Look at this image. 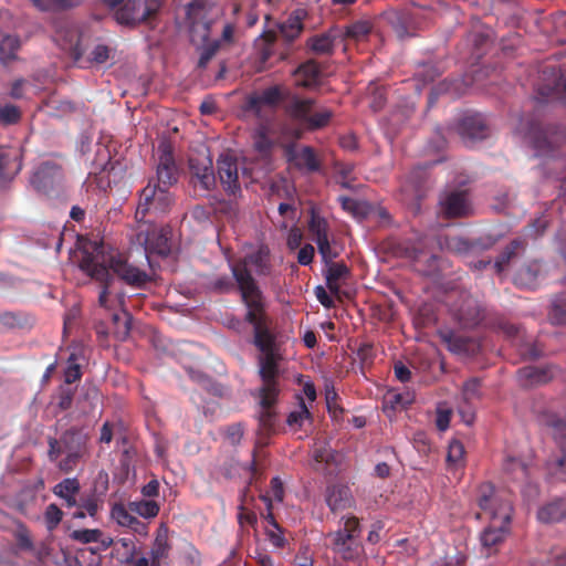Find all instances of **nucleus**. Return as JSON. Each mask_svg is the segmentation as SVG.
I'll use <instances>...</instances> for the list:
<instances>
[{
  "mask_svg": "<svg viewBox=\"0 0 566 566\" xmlns=\"http://www.w3.org/2000/svg\"><path fill=\"white\" fill-rule=\"evenodd\" d=\"M244 321L253 328V345L260 352L258 363L262 386L259 391L263 405L269 406L274 395L280 394L277 377L281 355L276 337L271 328L272 321L266 312L245 313Z\"/></svg>",
  "mask_w": 566,
  "mask_h": 566,
  "instance_id": "1",
  "label": "nucleus"
},
{
  "mask_svg": "<svg viewBox=\"0 0 566 566\" xmlns=\"http://www.w3.org/2000/svg\"><path fill=\"white\" fill-rule=\"evenodd\" d=\"M80 269L97 282L113 281L112 271L134 289H143L151 280L145 270L130 263L123 253L103 244L94 245L92 251H83Z\"/></svg>",
  "mask_w": 566,
  "mask_h": 566,
  "instance_id": "2",
  "label": "nucleus"
},
{
  "mask_svg": "<svg viewBox=\"0 0 566 566\" xmlns=\"http://www.w3.org/2000/svg\"><path fill=\"white\" fill-rule=\"evenodd\" d=\"M478 504L490 524L480 535V541L488 555L496 552L509 532L513 506L509 495L495 492L491 483L479 488Z\"/></svg>",
  "mask_w": 566,
  "mask_h": 566,
  "instance_id": "3",
  "label": "nucleus"
},
{
  "mask_svg": "<svg viewBox=\"0 0 566 566\" xmlns=\"http://www.w3.org/2000/svg\"><path fill=\"white\" fill-rule=\"evenodd\" d=\"M249 266H253L258 275H269L272 270L270 250L261 245L252 253L231 264V273L237 282L247 313L266 312L265 298Z\"/></svg>",
  "mask_w": 566,
  "mask_h": 566,
  "instance_id": "4",
  "label": "nucleus"
},
{
  "mask_svg": "<svg viewBox=\"0 0 566 566\" xmlns=\"http://www.w3.org/2000/svg\"><path fill=\"white\" fill-rule=\"evenodd\" d=\"M48 458L55 467L69 474L90 455L88 436L77 428L64 431L60 438H48Z\"/></svg>",
  "mask_w": 566,
  "mask_h": 566,
  "instance_id": "5",
  "label": "nucleus"
},
{
  "mask_svg": "<svg viewBox=\"0 0 566 566\" xmlns=\"http://www.w3.org/2000/svg\"><path fill=\"white\" fill-rule=\"evenodd\" d=\"M342 521L343 525L338 530L326 535L328 547L343 560H358L364 554L359 518L350 515L342 517Z\"/></svg>",
  "mask_w": 566,
  "mask_h": 566,
  "instance_id": "6",
  "label": "nucleus"
},
{
  "mask_svg": "<svg viewBox=\"0 0 566 566\" xmlns=\"http://www.w3.org/2000/svg\"><path fill=\"white\" fill-rule=\"evenodd\" d=\"M102 6L114 10V19L120 25L137 27L149 23L158 13L161 0H98Z\"/></svg>",
  "mask_w": 566,
  "mask_h": 566,
  "instance_id": "7",
  "label": "nucleus"
},
{
  "mask_svg": "<svg viewBox=\"0 0 566 566\" xmlns=\"http://www.w3.org/2000/svg\"><path fill=\"white\" fill-rule=\"evenodd\" d=\"M314 98H303L292 95L284 106L286 115L308 132H315L327 127L334 117L333 111L321 108L315 111Z\"/></svg>",
  "mask_w": 566,
  "mask_h": 566,
  "instance_id": "8",
  "label": "nucleus"
},
{
  "mask_svg": "<svg viewBox=\"0 0 566 566\" xmlns=\"http://www.w3.org/2000/svg\"><path fill=\"white\" fill-rule=\"evenodd\" d=\"M172 202L174 198L169 188H164L160 184H155V180L150 179L140 192L137 213L145 216L151 210L165 212L171 207Z\"/></svg>",
  "mask_w": 566,
  "mask_h": 566,
  "instance_id": "9",
  "label": "nucleus"
},
{
  "mask_svg": "<svg viewBox=\"0 0 566 566\" xmlns=\"http://www.w3.org/2000/svg\"><path fill=\"white\" fill-rule=\"evenodd\" d=\"M427 171L423 167L412 169L400 187L401 201L418 210L426 193Z\"/></svg>",
  "mask_w": 566,
  "mask_h": 566,
  "instance_id": "10",
  "label": "nucleus"
},
{
  "mask_svg": "<svg viewBox=\"0 0 566 566\" xmlns=\"http://www.w3.org/2000/svg\"><path fill=\"white\" fill-rule=\"evenodd\" d=\"M158 165L155 184L164 188H170L178 181V168L174 158L172 146L169 142L163 140L158 146Z\"/></svg>",
  "mask_w": 566,
  "mask_h": 566,
  "instance_id": "11",
  "label": "nucleus"
},
{
  "mask_svg": "<svg viewBox=\"0 0 566 566\" xmlns=\"http://www.w3.org/2000/svg\"><path fill=\"white\" fill-rule=\"evenodd\" d=\"M538 93L552 101L566 103V71L547 66L543 71V82L538 87Z\"/></svg>",
  "mask_w": 566,
  "mask_h": 566,
  "instance_id": "12",
  "label": "nucleus"
},
{
  "mask_svg": "<svg viewBox=\"0 0 566 566\" xmlns=\"http://www.w3.org/2000/svg\"><path fill=\"white\" fill-rule=\"evenodd\" d=\"M188 163L192 185L203 191L212 190L216 176L211 158L208 155L190 156Z\"/></svg>",
  "mask_w": 566,
  "mask_h": 566,
  "instance_id": "13",
  "label": "nucleus"
},
{
  "mask_svg": "<svg viewBox=\"0 0 566 566\" xmlns=\"http://www.w3.org/2000/svg\"><path fill=\"white\" fill-rule=\"evenodd\" d=\"M541 423L553 430V437L559 443L562 451V457L555 461V467L566 473V412L562 415L547 410L542 413Z\"/></svg>",
  "mask_w": 566,
  "mask_h": 566,
  "instance_id": "14",
  "label": "nucleus"
},
{
  "mask_svg": "<svg viewBox=\"0 0 566 566\" xmlns=\"http://www.w3.org/2000/svg\"><path fill=\"white\" fill-rule=\"evenodd\" d=\"M217 170L223 190L230 196L241 192L237 158L230 154H221L217 160Z\"/></svg>",
  "mask_w": 566,
  "mask_h": 566,
  "instance_id": "15",
  "label": "nucleus"
},
{
  "mask_svg": "<svg viewBox=\"0 0 566 566\" xmlns=\"http://www.w3.org/2000/svg\"><path fill=\"white\" fill-rule=\"evenodd\" d=\"M284 156L286 160L300 170L306 172H317L321 170V161L313 147L302 146L297 148L294 144L284 147Z\"/></svg>",
  "mask_w": 566,
  "mask_h": 566,
  "instance_id": "16",
  "label": "nucleus"
},
{
  "mask_svg": "<svg viewBox=\"0 0 566 566\" xmlns=\"http://www.w3.org/2000/svg\"><path fill=\"white\" fill-rule=\"evenodd\" d=\"M62 179V167L54 161L41 163L30 178L32 187L43 193H48Z\"/></svg>",
  "mask_w": 566,
  "mask_h": 566,
  "instance_id": "17",
  "label": "nucleus"
},
{
  "mask_svg": "<svg viewBox=\"0 0 566 566\" xmlns=\"http://www.w3.org/2000/svg\"><path fill=\"white\" fill-rule=\"evenodd\" d=\"M457 129L465 143L482 140L490 135L489 124L482 114H469L463 116Z\"/></svg>",
  "mask_w": 566,
  "mask_h": 566,
  "instance_id": "18",
  "label": "nucleus"
},
{
  "mask_svg": "<svg viewBox=\"0 0 566 566\" xmlns=\"http://www.w3.org/2000/svg\"><path fill=\"white\" fill-rule=\"evenodd\" d=\"M501 328L504 334L512 339L522 357L526 359H537L543 355L542 348L531 339H526L524 332H522L517 325L505 323Z\"/></svg>",
  "mask_w": 566,
  "mask_h": 566,
  "instance_id": "19",
  "label": "nucleus"
},
{
  "mask_svg": "<svg viewBox=\"0 0 566 566\" xmlns=\"http://www.w3.org/2000/svg\"><path fill=\"white\" fill-rule=\"evenodd\" d=\"M439 337L453 354L472 356L479 350V344L474 338L461 335L454 331H440Z\"/></svg>",
  "mask_w": 566,
  "mask_h": 566,
  "instance_id": "20",
  "label": "nucleus"
},
{
  "mask_svg": "<svg viewBox=\"0 0 566 566\" xmlns=\"http://www.w3.org/2000/svg\"><path fill=\"white\" fill-rule=\"evenodd\" d=\"M21 169L20 151L11 147H0V185L11 182Z\"/></svg>",
  "mask_w": 566,
  "mask_h": 566,
  "instance_id": "21",
  "label": "nucleus"
},
{
  "mask_svg": "<svg viewBox=\"0 0 566 566\" xmlns=\"http://www.w3.org/2000/svg\"><path fill=\"white\" fill-rule=\"evenodd\" d=\"M455 317L465 328L478 326L484 318V311L478 300L467 296L455 311Z\"/></svg>",
  "mask_w": 566,
  "mask_h": 566,
  "instance_id": "22",
  "label": "nucleus"
},
{
  "mask_svg": "<svg viewBox=\"0 0 566 566\" xmlns=\"http://www.w3.org/2000/svg\"><path fill=\"white\" fill-rule=\"evenodd\" d=\"M440 203L443 214L448 218L467 217L470 213V203L465 191H452Z\"/></svg>",
  "mask_w": 566,
  "mask_h": 566,
  "instance_id": "23",
  "label": "nucleus"
},
{
  "mask_svg": "<svg viewBox=\"0 0 566 566\" xmlns=\"http://www.w3.org/2000/svg\"><path fill=\"white\" fill-rule=\"evenodd\" d=\"M321 74V66L313 59L303 62L293 71L295 85L305 88L317 86L319 84Z\"/></svg>",
  "mask_w": 566,
  "mask_h": 566,
  "instance_id": "24",
  "label": "nucleus"
},
{
  "mask_svg": "<svg viewBox=\"0 0 566 566\" xmlns=\"http://www.w3.org/2000/svg\"><path fill=\"white\" fill-rule=\"evenodd\" d=\"M325 502L333 513L350 509L355 501L348 486L331 485L326 490Z\"/></svg>",
  "mask_w": 566,
  "mask_h": 566,
  "instance_id": "25",
  "label": "nucleus"
},
{
  "mask_svg": "<svg viewBox=\"0 0 566 566\" xmlns=\"http://www.w3.org/2000/svg\"><path fill=\"white\" fill-rule=\"evenodd\" d=\"M213 3L209 0H192L187 7V18L191 23L192 29L202 25L206 31L205 36L208 35L210 29V20L208 13L212 10Z\"/></svg>",
  "mask_w": 566,
  "mask_h": 566,
  "instance_id": "26",
  "label": "nucleus"
},
{
  "mask_svg": "<svg viewBox=\"0 0 566 566\" xmlns=\"http://www.w3.org/2000/svg\"><path fill=\"white\" fill-rule=\"evenodd\" d=\"M170 551L171 545L168 539V527L165 524H160L149 551L153 566H163V563L168 559Z\"/></svg>",
  "mask_w": 566,
  "mask_h": 566,
  "instance_id": "27",
  "label": "nucleus"
},
{
  "mask_svg": "<svg viewBox=\"0 0 566 566\" xmlns=\"http://www.w3.org/2000/svg\"><path fill=\"white\" fill-rule=\"evenodd\" d=\"M326 286L332 294L338 296L340 293V283L342 281H346L349 277L350 271L348 266L343 262H331L326 264Z\"/></svg>",
  "mask_w": 566,
  "mask_h": 566,
  "instance_id": "28",
  "label": "nucleus"
},
{
  "mask_svg": "<svg viewBox=\"0 0 566 566\" xmlns=\"http://www.w3.org/2000/svg\"><path fill=\"white\" fill-rule=\"evenodd\" d=\"M81 490L80 481L76 478H66L53 486V494L64 500L66 507H75L77 505V499Z\"/></svg>",
  "mask_w": 566,
  "mask_h": 566,
  "instance_id": "29",
  "label": "nucleus"
},
{
  "mask_svg": "<svg viewBox=\"0 0 566 566\" xmlns=\"http://www.w3.org/2000/svg\"><path fill=\"white\" fill-rule=\"evenodd\" d=\"M537 518L546 524L559 523L566 520V499L558 497L539 507Z\"/></svg>",
  "mask_w": 566,
  "mask_h": 566,
  "instance_id": "30",
  "label": "nucleus"
},
{
  "mask_svg": "<svg viewBox=\"0 0 566 566\" xmlns=\"http://www.w3.org/2000/svg\"><path fill=\"white\" fill-rule=\"evenodd\" d=\"M518 133L523 134L527 137L533 147L538 151V154H549L553 151V146L548 137H546L545 133L542 130L541 126L536 122H531L527 128L518 127Z\"/></svg>",
  "mask_w": 566,
  "mask_h": 566,
  "instance_id": "31",
  "label": "nucleus"
},
{
  "mask_svg": "<svg viewBox=\"0 0 566 566\" xmlns=\"http://www.w3.org/2000/svg\"><path fill=\"white\" fill-rule=\"evenodd\" d=\"M258 396L260 398L261 407V411L259 413V434L262 437H269L275 428L276 412L273 410V407L277 401L279 395H274L272 402L269 406L263 405L260 392Z\"/></svg>",
  "mask_w": 566,
  "mask_h": 566,
  "instance_id": "32",
  "label": "nucleus"
},
{
  "mask_svg": "<svg viewBox=\"0 0 566 566\" xmlns=\"http://www.w3.org/2000/svg\"><path fill=\"white\" fill-rule=\"evenodd\" d=\"M307 15L304 9L293 11L287 20L280 25V32L287 41H294L303 31V20Z\"/></svg>",
  "mask_w": 566,
  "mask_h": 566,
  "instance_id": "33",
  "label": "nucleus"
},
{
  "mask_svg": "<svg viewBox=\"0 0 566 566\" xmlns=\"http://www.w3.org/2000/svg\"><path fill=\"white\" fill-rule=\"evenodd\" d=\"M518 377L524 386H533L548 382L553 375L549 367L526 366L518 369Z\"/></svg>",
  "mask_w": 566,
  "mask_h": 566,
  "instance_id": "34",
  "label": "nucleus"
},
{
  "mask_svg": "<svg viewBox=\"0 0 566 566\" xmlns=\"http://www.w3.org/2000/svg\"><path fill=\"white\" fill-rule=\"evenodd\" d=\"M276 41V32L273 30L264 31L254 42L256 51V60L260 64L265 65L274 53V44Z\"/></svg>",
  "mask_w": 566,
  "mask_h": 566,
  "instance_id": "35",
  "label": "nucleus"
},
{
  "mask_svg": "<svg viewBox=\"0 0 566 566\" xmlns=\"http://www.w3.org/2000/svg\"><path fill=\"white\" fill-rule=\"evenodd\" d=\"M542 266L537 261L522 266L514 276V283L520 287L533 289L536 285Z\"/></svg>",
  "mask_w": 566,
  "mask_h": 566,
  "instance_id": "36",
  "label": "nucleus"
},
{
  "mask_svg": "<svg viewBox=\"0 0 566 566\" xmlns=\"http://www.w3.org/2000/svg\"><path fill=\"white\" fill-rule=\"evenodd\" d=\"M335 40L336 35L332 34V32H326L311 36L306 45L315 54L331 55L335 49Z\"/></svg>",
  "mask_w": 566,
  "mask_h": 566,
  "instance_id": "37",
  "label": "nucleus"
},
{
  "mask_svg": "<svg viewBox=\"0 0 566 566\" xmlns=\"http://www.w3.org/2000/svg\"><path fill=\"white\" fill-rule=\"evenodd\" d=\"M503 472L513 481L525 482L528 479L526 463L515 457L507 455L503 461Z\"/></svg>",
  "mask_w": 566,
  "mask_h": 566,
  "instance_id": "38",
  "label": "nucleus"
},
{
  "mask_svg": "<svg viewBox=\"0 0 566 566\" xmlns=\"http://www.w3.org/2000/svg\"><path fill=\"white\" fill-rule=\"evenodd\" d=\"M525 245L526 243L523 239L512 240L495 260L494 268L496 269V272H503L517 252L525 249Z\"/></svg>",
  "mask_w": 566,
  "mask_h": 566,
  "instance_id": "39",
  "label": "nucleus"
},
{
  "mask_svg": "<svg viewBox=\"0 0 566 566\" xmlns=\"http://www.w3.org/2000/svg\"><path fill=\"white\" fill-rule=\"evenodd\" d=\"M391 24L400 40L413 36L416 34L411 20V13L409 12L396 13L391 19Z\"/></svg>",
  "mask_w": 566,
  "mask_h": 566,
  "instance_id": "40",
  "label": "nucleus"
},
{
  "mask_svg": "<svg viewBox=\"0 0 566 566\" xmlns=\"http://www.w3.org/2000/svg\"><path fill=\"white\" fill-rule=\"evenodd\" d=\"M308 231L312 235L313 241L319 242L324 239H329V226L327 220L316 213L315 211H312L311 219L308 221Z\"/></svg>",
  "mask_w": 566,
  "mask_h": 566,
  "instance_id": "41",
  "label": "nucleus"
},
{
  "mask_svg": "<svg viewBox=\"0 0 566 566\" xmlns=\"http://www.w3.org/2000/svg\"><path fill=\"white\" fill-rule=\"evenodd\" d=\"M39 11L57 12L72 9L81 3V0H30Z\"/></svg>",
  "mask_w": 566,
  "mask_h": 566,
  "instance_id": "42",
  "label": "nucleus"
},
{
  "mask_svg": "<svg viewBox=\"0 0 566 566\" xmlns=\"http://www.w3.org/2000/svg\"><path fill=\"white\" fill-rule=\"evenodd\" d=\"M19 49L20 39L17 35H4L0 41V60L6 63L15 60Z\"/></svg>",
  "mask_w": 566,
  "mask_h": 566,
  "instance_id": "43",
  "label": "nucleus"
},
{
  "mask_svg": "<svg viewBox=\"0 0 566 566\" xmlns=\"http://www.w3.org/2000/svg\"><path fill=\"white\" fill-rule=\"evenodd\" d=\"M129 511L144 518L156 517L159 513V505L154 500L134 501L128 504Z\"/></svg>",
  "mask_w": 566,
  "mask_h": 566,
  "instance_id": "44",
  "label": "nucleus"
},
{
  "mask_svg": "<svg viewBox=\"0 0 566 566\" xmlns=\"http://www.w3.org/2000/svg\"><path fill=\"white\" fill-rule=\"evenodd\" d=\"M113 322L116 325L115 335L118 339L124 340L132 328V316L128 312L122 311L120 313H113Z\"/></svg>",
  "mask_w": 566,
  "mask_h": 566,
  "instance_id": "45",
  "label": "nucleus"
},
{
  "mask_svg": "<svg viewBox=\"0 0 566 566\" xmlns=\"http://www.w3.org/2000/svg\"><path fill=\"white\" fill-rule=\"evenodd\" d=\"M148 249L159 255L166 256L170 252L169 239L163 232L151 233L147 239Z\"/></svg>",
  "mask_w": 566,
  "mask_h": 566,
  "instance_id": "46",
  "label": "nucleus"
},
{
  "mask_svg": "<svg viewBox=\"0 0 566 566\" xmlns=\"http://www.w3.org/2000/svg\"><path fill=\"white\" fill-rule=\"evenodd\" d=\"M443 70L440 65L436 63H424L419 65L416 71V77L421 81L423 84L433 82L437 77L442 74Z\"/></svg>",
  "mask_w": 566,
  "mask_h": 566,
  "instance_id": "47",
  "label": "nucleus"
},
{
  "mask_svg": "<svg viewBox=\"0 0 566 566\" xmlns=\"http://www.w3.org/2000/svg\"><path fill=\"white\" fill-rule=\"evenodd\" d=\"M298 408L289 413L286 422L290 427H302L305 420L312 419V413L308 410L304 399L298 397Z\"/></svg>",
  "mask_w": 566,
  "mask_h": 566,
  "instance_id": "48",
  "label": "nucleus"
},
{
  "mask_svg": "<svg viewBox=\"0 0 566 566\" xmlns=\"http://www.w3.org/2000/svg\"><path fill=\"white\" fill-rule=\"evenodd\" d=\"M447 248L459 255H468L478 249L476 244L460 237L447 239Z\"/></svg>",
  "mask_w": 566,
  "mask_h": 566,
  "instance_id": "49",
  "label": "nucleus"
},
{
  "mask_svg": "<svg viewBox=\"0 0 566 566\" xmlns=\"http://www.w3.org/2000/svg\"><path fill=\"white\" fill-rule=\"evenodd\" d=\"M101 535L102 531L98 528H82L72 531L69 537L81 544H90L101 539Z\"/></svg>",
  "mask_w": 566,
  "mask_h": 566,
  "instance_id": "50",
  "label": "nucleus"
},
{
  "mask_svg": "<svg viewBox=\"0 0 566 566\" xmlns=\"http://www.w3.org/2000/svg\"><path fill=\"white\" fill-rule=\"evenodd\" d=\"M111 517L123 527H129L136 518V516L130 513L129 509L127 510L120 503L113 505L111 510Z\"/></svg>",
  "mask_w": 566,
  "mask_h": 566,
  "instance_id": "51",
  "label": "nucleus"
},
{
  "mask_svg": "<svg viewBox=\"0 0 566 566\" xmlns=\"http://www.w3.org/2000/svg\"><path fill=\"white\" fill-rule=\"evenodd\" d=\"M82 378L81 366L77 364V354L71 353L67 358V367L64 370V382L71 385Z\"/></svg>",
  "mask_w": 566,
  "mask_h": 566,
  "instance_id": "52",
  "label": "nucleus"
},
{
  "mask_svg": "<svg viewBox=\"0 0 566 566\" xmlns=\"http://www.w3.org/2000/svg\"><path fill=\"white\" fill-rule=\"evenodd\" d=\"M75 389L67 386H60L56 392V407L60 411L69 410L74 400Z\"/></svg>",
  "mask_w": 566,
  "mask_h": 566,
  "instance_id": "53",
  "label": "nucleus"
},
{
  "mask_svg": "<svg viewBox=\"0 0 566 566\" xmlns=\"http://www.w3.org/2000/svg\"><path fill=\"white\" fill-rule=\"evenodd\" d=\"M21 118L19 107L12 104L0 105V125L9 126L17 124Z\"/></svg>",
  "mask_w": 566,
  "mask_h": 566,
  "instance_id": "54",
  "label": "nucleus"
},
{
  "mask_svg": "<svg viewBox=\"0 0 566 566\" xmlns=\"http://www.w3.org/2000/svg\"><path fill=\"white\" fill-rule=\"evenodd\" d=\"M63 518V511L54 503L46 506L44 511V522L49 531H53L57 527Z\"/></svg>",
  "mask_w": 566,
  "mask_h": 566,
  "instance_id": "55",
  "label": "nucleus"
},
{
  "mask_svg": "<svg viewBox=\"0 0 566 566\" xmlns=\"http://www.w3.org/2000/svg\"><path fill=\"white\" fill-rule=\"evenodd\" d=\"M101 503L97 495L92 492L87 495H82L77 501L76 507L83 509L91 517L96 516L99 510Z\"/></svg>",
  "mask_w": 566,
  "mask_h": 566,
  "instance_id": "56",
  "label": "nucleus"
},
{
  "mask_svg": "<svg viewBox=\"0 0 566 566\" xmlns=\"http://www.w3.org/2000/svg\"><path fill=\"white\" fill-rule=\"evenodd\" d=\"M112 280H107L101 283V292L98 294V305L105 310H112L115 302L123 304L124 296L119 295L116 300H109V287L112 284Z\"/></svg>",
  "mask_w": 566,
  "mask_h": 566,
  "instance_id": "57",
  "label": "nucleus"
},
{
  "mask_svg": "<svg viewBox=\"0 0 566 566\" xmlns=\"http://www.w3.org/2000/svg\"><path fill=\"white\" fill-rule=\"evenodd\" d=\"M264 103L262 102L261 96L258 92H253L245 96L244 102L242 104V109L248 113H252L255 116L260 117L262 113V108L264 107Z\"/></svg>",
  "mask_w": 566,
  "mask_h": 566,
  "instance_id": "58",
  "label": "nucleus"
},
{
  "mask_svg": "<svg viewBox=\"0 0 566 566\" xmlns=\"http://www.w3.org/2000/svg\"><path fill=\"white\" fill-rule=\"evenodd\" d=\"M237 282L234 283L232 277L228 275L217 276L209 282V289L220 294L230 293L234 290Z\"/></svg>",
  "mask_w": 566,
  "mask_h": 566,
  "instance_id": "59",
  "label": "nucleus"
},
{
  "mask_svg": "<svg viewBox=\"0 0 566 566\" xmlns=\"http://www.w3.org/2000/svg\"><path fill=\"white\" fill-rule=\"evenodd\" d=\"M220 49V41L214 40L201 48L200 57L198 61L199 69H206L208 63L212 60V57L217 54Z\"/></svg>",
  "mask_w": 566,
  "mask_h": 566,
  "instance_id": "60",
  "label": "nucleus"
},
{
  "mask_svg": "<svg viewBox=\"0 0 566 566\" xmlns=\"http://www.w3.org/2000/svg\"><path fill=\"white\" fill-rule=\"evenodd\" d=\"M17 546L21 551H33L34 545L30 532L24 524H20L14 533Z\"/></svg>",
  "mask_w": 566,
  "mask_h": 566,
  "instance_id": "61",
  "label": "nucleus"
},
{
  "mask_svg": "<svg viewBox=\"0 0 566 566\" xmlns=\"http://www.w3.org/2000/svg\"><path fill=\"white\" fill-rule=\"evenodd\" d=\"M265 106H276L283 98L282 91L279 86H271L259 93Z\"/></svg>",
  "mask_w": 566,
  "mask_h": 566,
  "instance_id": "62",
  "label": "nucleus"
},
{
  "mask_svg": "<svg viewBox=\"0 0 566 566\" xmlns=\"http://www.w3.org/2000/svg\"><path fill=\"white\" fill-rule=\"evenodd\" d=\"M268 541L276 548H284L287 545V539L284 536V530L280 527L270 528L264 527Z\"/></svg>",
  "mask_w": 566,
  "mask_h": 566,
  "instance_id": "63",
  "label": "nucleus"
},
{
  "mask_svg": "<svg viewBox=\"0 0 566 566\" xmlns=\"http://www.w3.org/2000/svg\"><path fill=\"white\" fill-rule=\"evenodd\" d=\"M464 447L459 440L450 442L448 448L447 461L450 464L458 465L463 460Z\"/></svg>",
  "mask_w": 566,
  "mask_h": 566,
  "instance_id": "64",
  "label": "nucleus"
}]
</instances>
